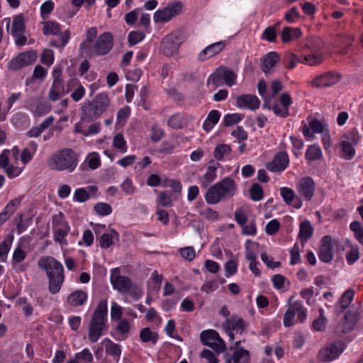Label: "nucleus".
Listing matches in <instances>:
<instances>
[{"mask_svg": "<svg viewBox=\"0 0 363 363\" xmlns=\"http://www.w3.org/2000/svg\"><path fill=\"white\" fill-rule=\"evenodd\" d=\"M38 266L46 272L49 281V292L52 294L58 293L65 279L62 264L55 258L45 256L38 260Z\"/></svg>", "mask_w": 363, "mask_h": 363, "instance_id": "1", "label": "nucleus"}, {"mask_svg": "<svg viewBox=\"0 0 363 363\" xmlns=\"http://www.w3.org/2000/svg\"><path fill=\"white\" fill-rule=\"evenodd\" d=\"M237 191L238 186L235 180L226 177L208 188L205 194V199L208 204H217L220 201L233 198Z\"/></svg>", "mask_w": 363, "mask_h": 363, "instance_id": "2", "label": "nucleus"}, {"mask_svg": "<svg viewBox=\"0 0 363 363\" xmlns=\"http://www.w3.org/2000/svg\"><path fill=\"white\" fill-rule=\"evenodd\" d=\"M108 301L102 299L98 303L88 326V337L91 342H96L108 330Z\"/></svg>", "mask_w": 363, "mask_h": 363, "instance_id": "3", "label": "nucleus"}, {"mask_svg": "<svg viewBox=\"0 0 363 363\" xmlns=\"http://www.w3.org/2000/svg\"><path fill=\"white\" fill-rule=\"evenodd\" d=\"M110 99L105 92L99 93L91 100L83 104L81 108V121L91 122L100 117L108 108Z\"/></svg>", "mask_w": 363, "mask_h": 363, "instance_id": "4", "label": "nucleus"}, {"mask_svg": "<svg viewBox=\"0 0 363 363\" xmlns=\"http://www.w3.org/2000/svg\"><path fill=\"white\" fill-rule=\"evenodd\" d=\"M77 153L70 148H63L52 155L48 161L49 167L55 171L73 172L78 164Z\"/></svg>", "mask_w": 363, "mask_h": 363, "instance_id": "5", "label": "nucleus"}, {"mask_svg": "<svg viewBox=\"0 0 363 363\" xmlns=\"http://www.w3.org/2000/svg\"><path fill=\"white\" fill-rule=\"evenodd\" d=\"M113 36L110 32H105L101 34L97 40L84 52L92 56H103L107 55L113 48Z\"/></svg>", "mask_w": 363, "mask_h": 363, "instance_id": "6", "label": "nucleus"}, {"mask_svg": "<svg viewBox=\"0 0 363 363\" xmlns=\"http://www.w3.org/2000/svg\"><path fill=\"white\" fill-rule=\"evenodd\" d=\"M291 298L289 299V307L283 318V324L286 328L291 327L294 324L296 315H297V320L300 323H303L307 317V310L304 308L302 302L299 301L291 302Z\"/></svg>", "mask_w": 363, "mask_h": 363, "instance_id": "7", "label": "nucleus"}, {"mask_svg": "<svg viewBox=\"0 0 363 363\" xmlns=\"http://www.w3.org/2000/svg\"><path fill=\"white\" fill-rule=\"evenodd\" d=\"M52 225L54 240L60 245H67L65 238L70 230V227L62 212L52 216Z\"/></svg>", "mask_w": 363, "mask_h": 363, "instance_id": "8", "label": "nucleus"}, {"mask_svg": "<svg viewBox=\"0 0 363 363\" xmlns=\"http://www.w3.org/2000/svg\"><path fill=\"white\" fill-rule=\"evenodd\" d=\"M185 41V36L181 31H174L163 38L160 43V50L168 57L173 56L178 50L180 45Z\"/></svg>", "mask_w": 363, "mask_h": 363, "instance_id": "9", "label": "nucleus"}, {"mask_svg": "<svg viewBox=\"0 0 363 363\" xmlns=\"http://www.w3.org/2000/svg\"><path fill=\"white\" fill-rule=\"evenodd\" d=\"M345 344L342 341L328 343L323 347L318 352L320 362H332L337 359L344 351Z\"/></svg>", "mask_w": 363, "mask_h": 363, "instance_id": "10", "label": "nucleus"}, {"mask_svg": "<svg viewBox=\"0 0 363 363\" xmlns=\"http://www.w3.org/2000/svg\"><path fill=\"white\" fill-rule=\"evenodd\" d=\"M200 340L203 345L211 347L218 353L223 352L225 349V342L220 338L218 333L214 330L202 331L200 334Z\"/></svg>", "mask_w": 363, "mask_h": 363, "instance_id": "11", "label": "nucleus"}, {"mask_svg": "<svg viewBox=\"0 0 363 363\" xmlns=\"http://www.w3.org/2000/svg\"><path fill=\"white\" fill-rule=\"evenodd\" d=\"M237 74L232 69L220 67L208 77V83L218 86L222 82H224L227 86H232L235 84Z\"/></svg>", "mask_w": 363, "mask_h": 363, "instance_id": "12", "label": "nucleus"}, {"mask_svg": "<svg viewBox=\"0 0 363 363\" xmlns=\"http://www.w3.org/2000/svg\"><path fill=\"white\" fill-rule=\"evenodd\" d=\"M182 9V4L176 1L169 4L162 9H158L154 13V21L155 23H166L169 21L174 16L179 14Z\"/></svg>", "mask_w": 363, "mask_h": 363, "instance_id": "13", "label": "nucleus"}, {"mask_svg": "<svg viewBox=\"0 0 363 363\" xmlns=\"http://www.w3.org/2000/svg\"><path fill=\"white\" fill-rule=\"evenodd\" d=\"M222 327L229 337V340L233 341L235 339L233 331H236L240 334H242L247 328V323L242 318H240L237 315H232L223 323Z\"/></svg>", "mask_w": 363, "mask_h": 363, "instance_id": "14", "label": "nucleus"}, {"mask_svg": "<svg viewBox=\"0 0 363 363\" xmlns=\"http://www.w3.org/2000/svg\"><path fill=\"white\" fill-rule=\"evenodd\" d=\"M315 184L310 177H304L299 179L296 184L298 194L306 201H309L314 196Z\"/></svg>", "mask_w": 363, "mask_h": 363, "instance_id": "15", "label": "nucleus"}, {"mask_svg": "<svg viewBox=\"0 0 363 363\" xmlns=\"http://www.w3.org/2000/svg\"><path fill=\"white\" fill-rule=\"evenodd\" d=\"M345 140L341 141V146L344 153V158L346 160H351L355 155V150L352 145V143L357 144L359 139L358 133L356 131L352 130L348 132L344 135Z\"/></svg>", "mask_w": 363, "mask_h": 363, "instance_id": "16", "label": "nucleus"}, {"mask_svg": "<svg viewBox=\"0 0 363 363\" xmlns=\"http://www.w3.org/2000/svg\"><path fill=\"white\" fill-rule=\"evenodd\" d=\"M340 78V74L335 72H328L314 78L311 84L317 88L331 86L337 84Z\"/></svg>", "mask_w": 363, "mask_h": 363, "instance_id": "17", "label": "nucleus"}, {"mask_svg": "<svg viewBox=\"0 0 363 363\" xmlns=\"http://www.w3.org/2000/svg\"><path fill=\"white\" fill-rule=\"evenodd\" d=\"M332 241L330 235H325L320 240L318 255L320 260L325 263L330 262L333 258Z\"/></svg>", "mask_w": 363, "mask_h": 363, "instance_id": "18", "label": "nucleus"}, {"mask_svg": "<svg viewBox=\"0 0 363 363\" xmlns=\"http://www.w3.org/2000/svg\"><path fill=\"white\" fill-rule=\"evenodd\" d=\"M236 106L240 109L255 111L260 106V100L254 94H242L236 99Z\"/></svg>", "mask_w": 363, "mask_h": 363, "instance_id": "19", "label": "nucleus"}, {"mask_svg": "<svg viewBox=\"0 0 363 363\" xmlns=\"http://www.w3.org/2000/svg\"><path fill=\"white\" fill-rule=\"evenodd\" d=\"M220 167V164L211 160L209 165L207 167L205 174L199 177L200 184L203 189H206L217 177V170Z\"/></svg>", "mask_w": 363, "mask_h": 363, "instance_id": "20", "label": "nucleus"}, {"mask_svg": "<svg viewBox=\"0 0 363 363\" xmlns=\"http://www.w3.org/2000/svg\"><path fill=\"white\" fill-rule=\"evenodd\" d=\"M279 101L281 106L274 104L272 105V109L276 116L286 118L289 115V108L292 104V99L288 93H283L279 98Z\"/></svg>", "mask_w": 363, "mask_h": 363, "instance_id": "21", "label": "nucleus"}, {"mask_svg": "<svg viewBox=\"0 0 363 363\" xmlns=\"http://www.w3.org/2000/svg\"><path fill=\"white\" fill-rule=\"evenodd\" d=\"M289 164V157L286 152H279L272 162L267 164V169L272 172L284 171Z\"/></svg>", "mask_w": 363, "mask_h": 363, "instance_id": "22", "label": "nucleus"}, {"mask_svg": "<svg viewBox=\"0 0 363 363\" xmlns=\"http://www.w3.org/2000/svg\"><path fill=\"white\" fill-rule=\"evenodd\" d=\"M225 48V43L223 41H219L212 43L203 50H202L198 55V60L203 62L206 60L211 58L216 55L220 52Z\"/></svg>", "mask_w": 363, "mask_h": 363, "instance_id": "23", "label": "nucleus"}, {"mask_svg": "<svg viewBox=\"0 0 363 363\" xmlns=\"http://www.w3.org/2000/svg\"><path fill=\"white\" fill-rule=\"evenodd\" d=\"M111 282L113 289L121 294L125 293L133 284L129 277L118 274L114 275L113 273L111 276Z\"/></svg>", "mask_w": 363, "mask_h": 363, "instance_id": "24", "label": "nucleus"}, {"mask_svg": "<svg viewBox=\"0 0 363 363\" xmlns=\"http://www.w3.org/2000/svg\"><path fill=\"white\" fill-rule=\"evenodd\" d=\"M65 95V84L62 80H53L48 94V99L55 101Z\"/></svg>", "mask_w": 363, "mask_h": 363, "instance_id": "25", "label": "nucleus"}, {"mask_svg": "<svg viewBox=\"0 0 363 363\" xmlns=\"http://www.w3.org/2000/svg\"><path fill=\"white\" fill-rule=\"evenodd\" d=\"M97 191L98 188L96 186H89L88 191L84 188H78L74 191L73 199L80 203L85 202L90 197L89 193L95 194Z\"/></svg>", "mask_w": 363, "mask_h": 363, "instance_id": "26", "label": "nucleus"}, {"mask_svg": "<svg viewBox=\"0 0 363 363\" xmlns=\"http://www.w3.org/2000/svg\"><path fill=\"white\" fill-rule=\"evenodd\" d=\"M279 57L277 52H270L267 53L262 60V70L264 73H269L272 68L279 61Z\"/></svg>", "mask_w": 363, "mask_h": 363, "instance_id": "27", "label": "nucleus"}, {"mask_svg": "<svg viewBox=\"0 0 363 363\" xmlns=\"http://www.w3.org/2000/svg\"><path fill=\"white\" fill-rule=\"evenodd\" d=\"M107 343L105 345L106 354L111 355L114 359L118 362L120 359L121 354L122 352L121 347L117 343H114L109 338H105L102 341V344Z\"/></svg>", "mask_w": 363, "mask_h": 363, "instance_id": "28", "label": "nucleus"}, {"mask_svg": "<svg viewBox=\"0 0 363 363\" xmlns=\"http://www.w3.org/2000/svg\"><path fill=\"white\" fill-rule=\"evenodd\" d=\"M87 299V294L82 290L71 293L67 297V303L72 306H82Z\"/></svg>", "mask_w": 363, "mask_h": 363, "instance_id": "29", "label": "nucleus"}, {"mask_svg": "<svg viewBox=\"0 0 363 363\" xmlns=\"http://www.w3.org/2000/svg\"><path fill=\"white\" fill-rule=\"evenodd\" d=\"M301 35L298 28L284 27L281 33V40L284 43L295 40Z\"/></svg>", "mask_w": 363, "mask_h": 363, "instance_id": "30", "label": "nucleus"}, {"mask_svg": "<svg viewBox=\"0 0 363 363\" xmlns=\"http://www.w3.org/2000/svg\"><path fill=\"white\" fill-rule=\"evenodd\" d=\"M313 228L308 220L301 222L299 227L298 238L301 242H307L313 235Z\"/></svg>", "mask_w": 363, "mask_h": 363, "instance_id": "31", "label": "nucleus"}, {"mask_svg": "<svg viewBox=\"0 0 363 363\" xmlns=\"http://www.w3.org/2000/svg\"><path fill=\"white\" fill-rule=\"evenodd\" d=\"M33 217L30 216H26L25 214H20L18 218H16V232L18 235H21L25 232L27 228L32 223Z\"/></svg>", "mask_w": 363, "mask_h": 363, "instance_id": "32", "label": "nucleus"}, {"mask_svg": "<svg viewBox=\"0 0 363 363\" xmlns=\"http://www.w3.org/2000/svg\"><path fill=\"white\" fill-rule=\"evenodd\" d=\"M318 311L319 317L313 321L311 329L315 332H323L326 328L328 320L325 316V311L323 308H320Z\"/></svg>", "mask_w": 363, "mask_h": 363, "instance_id": "33", "label": "nucleus"}, {"mask_svg": "<svg viewBox=\"0 0 363 363\" xmlns=\"http://www.w3.org/2000/svg\"><path fill=\"white\" fill-rule=\"evenodd\" d=\"M354 293L352 289L347 290L341 296L340 302L336 306L339 312H343L351 303L354 298Z\"/></svg>", "mask_w": 363, "mask_h": 363, "instance_id": "34", "label": "nucleus"}, {"mask_svg": "<svg viewBox=\"0 0 363 363\" xmlns=\"http://www.w3.org/2000/svg\"><path fill=\"white\" fill-rule=\"evenodd\" d=\"M119 235L113 229H111L109 233L103 234L99 239V245L103 249H107L110 247L115 239L118 240Z\"/></svg>", "mask_w": 363, "mask_h": 363, "instance_id": "35", "label": "nucleus"}, {"mask_svg": "<svg viewBox=\"0 0 363 363\" xmlns=\"http://www.w3.org/2000/svg\"><path fill=\"white\" fill-rule=\"evenodd\" d=\"M230 357L231 363H250V352L242 347L237 349Z\"/></svg>", "mask_w": 363, "mask_h": 363, "instance_id": "36", "label": "nucleus"}, {"mask_svg": "<svg viewBox=\"0 0 363 363\" xmlns=\"http://www.w3.org/2000/svg\"><path fill=\"white\" fill-rule=\"evenodd\" d=\"M220 118V113L217 110H211L203 123V128L206 131H210L214 125H216Z\"/></svg>", "mask_w": 363, "mask_h": 363, "instance_id": "37", "label": "nucleus"}, {"mask_svg": "<svg viewBox=\"0 0 363 363\" xmlns=\"http://www.w3.org/2000/svg\"><path fill=\"white\" fill-rule=\"evenodd\" d=\"M305 157L309 162L320 160L323 159V152L318 145H313L306 150Z\"/></svg>", "mask_w": 363, "mask_h": 363, "instance_id": "38", "label": "nucleus"}, {"mask_svg": "<svg viewBox=\"0 0 363 363\" xmlns=\"http://www.w3.org/2000/svg\"><path fill=\"white\" fill-rule=\"evenodd\" d=\"M158 338L157 333L152 332L149 328H144L140 332V339L143 342H151L155 345Z\"/></svg>", "mask_w": 363, "mask_h": 363, "instance_id": "39", "label": "nucleus"}, {"mask_svg": "<svg viewBox=\"0 0 363 363\" xmlns=\"http://www.w3.org/2000/svg\"><path fill=\"white\" fill-rule=\"evenodd\" d=\"M25 30L24 16L22 13L16 15L13 19L11 26V34L16 35L23 33Z\"/></svg>", "mask_w": 363, "mask_h": 363, "instance_id": "40", "label": "nucleus"}, {"mask_svg": "<svg viewBox=\"0 0 363 363\" xmlns=\"http://www.w3.org/2000/svg\"><path fill=\"white\" fill-rule=\"evenodd\" d=\"M97 35V29L95 27L90 28L86 32V38L79 45V49L82 53L85 52L94 43V39Z\"/></svg>", "mask_w": 363, "mask_h": 363, "instance_id": "41", "label": "nucleus"}, {"mask_svg": "<svg viewBox=\"0 0 363 363\" xmlns=\"http://www.w3.org/2000/svg\"><path fill=\"white\" fill-rule=\"evenodd\" d=\"M231 147L226 144H220L217 145L213 151V157L217 161H222L224 160L225 155L231 153Z\"/></svg>", "mask_w": 363, "mask_h": 363, "instance_id": "42", "label": "nucleus"}, {"mask_svg": "<svg viewBox=\"0 0 363 363\" xmlns=\"http://www.w3.org/2000/svg\"><path fill=\"white\" fill-rule=\"evenodd\" d=\"M167 124L172 129H182L184 124V116L181 113L173 114L168 119Z\"/></svg>", "mask_w": 363, "mask_h": 363, "instance_id": "43", "label": "nucleus"}, {"mask_svg": "<svg viewBox=\"0 0 363 363\" xmlns=\"http://www.w3.org/2000/svg\"><path fill=\"white\" fill-rule=\"evenodd\" d=\"M16 306L21 308L26 316L29 317L33 313V308L30 303L28 302L26 297H20L16 301Z\"/></svg>", "mask_w": 363, "mask_h": 363, "instance_id": "44", "label": "nucleus"}, {"mask_svg": "<svg viewBox=\"0 0 363 363\" xmlns=\"http://www.w3.org/2000/svg\"><path fill=\"white\" fill-rule=\"evenodd\" d=\"M244 118V115L241 113H228L223 117V125L225 126H231L240 122Z\"/></svg>", "mask_w": 363, "mask_h": 363, "instance_id": "45", "label": "nucleus"}, {"mask_svg": "<svg viewBox=\"0 0 363 363\" xmlns=\"http://www.w3.org/2000/svg\"><path fill=\"white\" fill-rule=\"evenodd\" d=\"M85 162L87 163L89 167L91 169H96L101 166V160L98 152H92L89 153L85 160Z\"/></svg>", "mask_w": 363, "mask_h": 363, "instance_id": "46", "label": "nucleus"}, {"mask_svg": "<svg viewBox=\"0 0 363 363\" xmlns=\"http://www.w3.org/2000/svg\"><path fill=\"white\" fill-rule=\"evenodd\" d=\"M60 33V25L52 21H47L44 23L43 33L45 35H57Z\"/></svg>", "mask_w": 363, "mask_h": 363, "instance_id": "47", "label": "nucleus"}, {"mask_svg": "<svg viewBox=\"0 0 363 363\" xmlns=\"http://www.w3.org/2000/svg\"><path fill=\"white\" fill-rule=\"evenodd\" d=\"M250 198L254 201H259L263 198V189L260 184H253L249 190Z\"/></svg>", "mask_w": 363, "mask_h": 363, "instance_id": "48", "label": "nucleus"}, {"mask_svg": "<svg viewBox=\"0 0 363 363\" xmlns=\"http://www.w3.org/2000/svg\"><path fill=\"white\" fill-rule=\"evenodd\" d=\"M350 230L354 233L355 238L363 245V227L359 221L354 220L350 223Z\"/></svg>", "mask_w": 363, "mask_h": 363, "instance_id": "49", "label": "nucleus"}, {"mask_svg": "<svg viewBox=\"0 0 363 363\" xmlns=\"http://www.w3.org/2000/svg\"><path fill=\"white\" fill-rule=\"evenodd\" d=\"M20 61H21L23 67L28 66L32 63H33L37 58V54L34 51H29L26 52H22L18 55Z\"/></svg>", "mask_w": 363, "mask_h": 363, "instance_id": "50", "label": "nucleus"}, {"mask_svg": "<svg viewBox=\"0 0 363 363\" xmlns=\"http://www.w3.org/2000/svg\"><path fill=\"white\" fill-rule=\"evenodd\" d=\"M280 194L284 201L289 205H291L296 197L295 191L289 187H281L280 189Z\"/></svg>", "mask_w": 363, "mask_h": 363, "instance_id": "51", "label": "nucleus"}, {"mask_svg": "<svg viewBox=\"0 0 363 363\" xmlns=\"http://www.w3.org/2000/svg\"><path fill=\"white\" fill-rule=\"evenodd\" d=\"M51 104L47 101H42L38 104L35 111H33V114L37 116H43L48 113L51 111Z\"/></svg>", "mask_w": 363, "mask_h": 363, "instance_id": "52", "label": "nucleus"}, {"mask_svg": "<svg viewBox=\"0 0 363 363\" xmlns=\"http://www.w3.org/2000/svg\"><path fill=\"white\" fill-rule=\"evenodd\" d=\"M145 33L142 31H131L128 36V43L130 46L135 45L145 38Z\"/></svg>", "mask_w": 363, "mask_h": 363, "instance_id": "53", "label": "nucleus"}, {"mask_svg": "<svg viewBox=\"0 0 363 363\" xmlns=\"http://www.w3.org/2000/svg\"><path fill=\"white\" fill-rule=\"evenodd\" d=\"M77 361H82L84 363H90L93 361V355L88 348L84 349L82 351L74 354Z\"/></svg>", "mask_w": 363, "mask_h": 363, "instance_id": "54", "label": "nucleus"}, {"mask_svg": "<svg viewBox=\"0 0 363 363\" xmlns=\"http://www.w3.org/2000/svg\"><path fill=\"white\" fill-rule=\"evenodd\" d=\"M113 145L116 148L121 150V152L123 153L127 151L126 142L124 140L123 135L121 133H118L114 136Z\"/></svg>", "mask_w": 363, "mask_h": 363, "instance_id": "55", "label": "nucleus"}, {"mask_svg": "<svg viewBox=\"0 0 363 363\" xmlns=\"http://www.w3.org/2000/svg\"><path fill=\"white\" fill-rule=\"evenodd\" d=\"M299 17L300 13L295 6L289 9L284 15V19L289 23H294Z\"/></svg>", "mask_w": 363, "mask_h": 363, "instance_id": "56", "label": "nucleus"}, {"mask_svg": "<svg viewBox=\"0 0 363 363\" xmlns=\"http://www.w3.org/2000/svg\"><path fill=\"white\" fill-rule=\"evenodd\" d=\"M95 211L100 216H108L111 213V206L106 203H98L94 206Z\"/></svg>", "mask_w": 363, "mask_h": 363, "instance_id": "57", "label": "nucleus"}, {"mask_svg": "<svg viewBox=\"0 0 363 363\" xmlns=\"http://www.w3.org/2000/svg\"><path fill=\"white\" fill-rule=\"evenodd\" d=\"M300 248L297 242H296L293 247L290 250V264L294 265L300 262Z\"/></svg>", "mask_w": 363, "mask_h": 363, "instance_id": "58", "label": "nucleus"}, {"mask_svg": "<svg viewBox=\"0 0 363 363\" xmlns=\"http://www.w3.org/2000/svg\"><path fill=\"white\" fill-rule=\"evenodd\" d=\"M123 191L127 195H133L135 191V186L130 178H126L121 184Z\"/></svg>", "mask_w": 363, "mask_h": 363, "instance_id": "59", "label": "nucleus"}, {"mask_svg": "<svg viewBox=\"0 0 363 363\" xmlns=\"http://www.w3.org/2000/svg\"><path fill=\"white\" fill-rule=\"evenodd\" d=\"M55 6L52 0L45 1L40 6V14L43 19L48 18V15L52 12Z\"/></svg>", "mask_w": 363, "mask_h": 363, "instance_id": "60", "label": "nucleus"}, {"mask_svg": "<svg viewBox=\"0 0 363 363\" xmlns=\"http://www.w3.org/2000/svg\"><path fill=\"white\" fill-rule=\"evenodd\" d=\"M11 245V241L8 240H4L0 244V262H6Z\"/></svg>", "mask_w": 363, "mask_h": 363, "instance_id": "61", "label": "nucleus"}, {"mask_svg": "<svg viewBox=\"0 0 363 363\" xmlns=\"http://www.w3.org/2000/svg\"><path fill=\"white\" fill-rule=\"evenodd\" d=\"M304 61L311 66H315L323 61V55L321 54H311L304 57Z\"/></svg>", "mask_w": 363, "mask_h": 363, "instance_id": "62", "label": "nucleus"}, {"mask_svg": "<svg viewBox=\"0 0 363 363\" xmlns=\"http://www.w3.org/2000/svg\"><path fill=\"white\" fill-rule=\"evenodd\" d=\"M125 293L128 294L134 300L140 299L143 294L142 288L134 283Z\"/></svg>", "mask_w": 363, "mask_h": 363, "instance_id": "63", "label": "nucleus"}, {"mask_svg": "<svg viewBox=\"0 0 363 363\" xmlns=\"http://www.w3.org/2000/svg\"><path fill=\"white\" fill-rule=\"evenodd\" d=\"M232 136L238 140L239 143L244 142L247 139V133L242 126L239 125L235 130L231 132Z\"/></svg>", "mask_w": 363, "mask_h": 363, "instance_id": "64", "label": "nucleus"}]
</instances>
